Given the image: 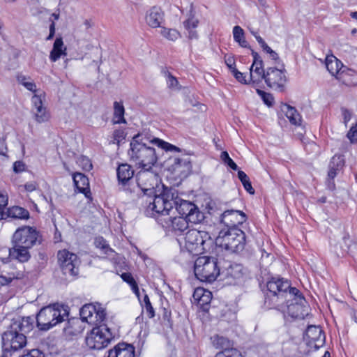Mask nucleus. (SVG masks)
Wrapping results in <instances>:
<instances>
[{
	"label": "nucleus",
	"instance_id": "obj_1",
	"mask_svg": "<svg viewBox=\"0 0 357 357\" xmlns=\"http://www.w3.org/2000/svg\"><path fill=\"white\" fill-rule=\"evenodd\" d=\"M140 135H135L130 142L129 155L131 160L142 169H151L158 157L155 149L141 142Z\"/></svg>",
	"mask_w": 357,
	"mask_h": 357
},
{
	"label": "nucleus",
	"instance_id": "obj_2",
	"mask_svg": "<svg viewBox=\"0 0 357 357\" xmlns=\"http://www.w3.org/2000/svg\"><path fill=\"white\" fill-rule=\"evenodd\" d=\"M176 199V191L172 189H164L162 193L144 198L147 204L146 213L147 215H167L174 208V202Z\"/></svg>",
	"mask_w": 357,
	"mask_h": 357
},
{
	"label": "nucleus",
	"instance_id": "obj_3",
	"mask_svg": "<svg viewBox=\"0 0 357 357\" xmlns=\"http://www.w3.org/2000/svg\"><path fill=\"white\" fill-rule=\"evenodd\" d=\"M245 243V234L238 227L221 230L215 239L217 246L234 253L242 252Z\"/></svg>",
	"mask_w": 357,
	"mask_h": 357
},
{
	"label": "nucleus",
	"instance_id": "obj_4",
	"mask_svg": "<svg viewBox=\"0 0 357 357\" xmlns=\"http://www.w3.org/2000/svg\"><path fill=\"white\" fill-rule=\"evenodd\" d=\"M24 87L31 92V111L35 121L39 123L48 121L50 119V113L44 105L45 91L38 88L33 82L24 81Z\"/></svg>",
	"mask_w": 357,
	"mask_h": 357
},
{
	"label": "nucleus",
	"instance_id": "obj_5",
	"mask_svg": "<svg viewBox=\"0 0 357 357\" xmlns=\"http://www.w3.org/2000/svg\"><path fill=\"white\" fill-rule=\"evenodd\" d=\"M68 314L67 311L59 305L44 307L36 317L37 326L41 331H48L63 322Z\"/></svg>",
	"mask_w": 357,
	"mask_h": 357
},
{
	"label": "nucleus",
	"instance_id": "obj_6",
	"mask_svg": "<svg viewBox=\"0 0 357 357\" xmlns=\"http://www.w3.org/2000/svg\"><path fill=\"white\" fill-rule=\"evenodd\" d=\"M195 275L202 282H214L220 275L218 259L214 257L202 256L198 257L194 265Z\"/></svg>",
	"mask_w": 357,
	"mask_h": 357
},
{
	"label": "nucleus",
	"instance_id": "obj_7",
	"mask_svg": "<svg viewBox=\"0 0 357 357\" xmlns=\"http://www.w3.org/2000/svg\"><path fill=\"white\" fill-rule=\"evenodd\" d=\"M184 247L191 253L198 255L207 250L212 241L209 234L199 229L188 230L184 237Z\"/></svg>",
	"mask_w": 357,
	"mask_h": 357
},
{
	"label": "nucleus",
	"instance_id": "obj_8",
	"mask_svg": "<svg viewBox=\"0 0 357 357\" xmlns=\"http://www.w3.org/2000/svg\"><path fill=\"white\" fill-rule=\"evenodd\" d=\"M114 335L106 324L94 327L86 337V344L91 349L100 350L106 347Z\"/></svg>",
	"mask_w": 357,
	"mask_h": 357
},
{
	"label": "nucleus",
	"instance_id": "obj_9",
	"mask_svg": "<svg viewBox=\"0 0 357 357\" xmlns=\"http://www.w3.org/2000/svg\"><path fill=\"white\" fill-rule=\"evenodd\" d=\"M287 307L288 314L296 319H304L308 314L307 301L296 288L290 289Z\"/></svg>",
	"mask_w": 357,
	"mask_h": 357
},
{
	"label": "nucleus",
	"instance_id": "obj_10",
	"mask_svg": "<svg viewBox=\"0 0 357 357\" xmlns=\"http://www.w3.org/2000/svg\"><path fill=\"white\" fill-rule=\"evenodd\" d=\"M174 202L178 213L187 218L191 223L197 224L204 220V215L199 208L192 202L180 198L176 192V199Z\"/></svg>",
	"mask_w": 357,
	"mask_h": 357
},
{
	"label": "nucleus",
	"instance_id": "obj_11",
	"mask_svg": "<svg viewBox=\"0 0 357 357\" xmlns=\"http://www.w3.org/2000/svg\"><path fill=\"white\" fill-rule=\"evenodd\" d=\"M59 266L62 273L68 276H76L79 273L80 261L77 255L64 249L57 253Z\"/></svg>",
	"mask_w": 357,
	"mask_h": 357
},
{
	"label": "nucleus",
	"instance_id": "obj_12",
	"mask_svg": "<svg viewBox=\"0 0 357 357\" xmlns=\"http://www.w3.org/2000/svg\"><path fill=\"white\" fill-rule=\"evenodd\" d=\"M159 176L151 169H142L137 175L136 188L144 192V198L152 195L155 192V187L158 185Z\"/></svg>",
	"mask_w": 357,
	"mask_h": 357
},
{
	"label": "nucleus",
	"instance_id": "obj_13",
	"mask_svg": "<svg viewBox=\"0 0 357 357\" xmlns=\"http://www.w3.org/2000/svg\"><path fill=\"white\" fill-rule=\"evenodd\" d=\"M3 354L1 357H11L22 348V334L17 331H6L2 335Z\"/></svg>",
	"mask_w": 357,
	"mask_h": 357
},
{
	"label": "nucleus",
	"instance_id": "obj_14",
	"mask_svg": "<svg viewBox=\"0 0 357 357\" xmlns=\"http://www.w3.org/2000/svg\"><path fill=\"white\" fill-rule=\"evenodd\" d=\"M24 262L27 261L31 255L27 251L34 246L42 243L43 235L36 227L24 226Z\"/></svg>",
	"mask_w": 357,
	"mask_h": 357
},
{
	"label": "nucleus",
	"instance_id": "obj_15",
	"mask_svg": "<svg viewBox=\"0 0 357 357\" xmlns=\"http://www.w3.org/2000/svg\"><path fill=\"white\" fill-rule=\"evenodd\" d=\"M116 174L121 190L130 193L135 192V185H131L134 176L132 167L127 163L121 164L118 167Z\"/></svg>",
	"mask_w": 357,
	"mask_h": 357
},
{
	"label": "nucleus",
	"instance_id": "obj_16",
	"mask_svg": "<svg viewBox=\"0 0 357 357\" xmlns=\"http://www.w3.org/2000/svg\"><path fill=\"white\" fill-rule=\"evenodd\" d=\"M265 82L273 89H282L287 81L284 69L268 68L266 70Z\"/></svg>",
	"mask_w": 357,
	"mask_h": 357
},
{
	"label": "nucleus",
	"instance_id": "obj_17",
	"mask_svg": "<svg viewBox=\"0 0 357 357\" xmlns=\"http://www.w3.org/2000/svg\"><path fill=\"white\" fill-rule=\"evenodd\" d=\"M305 339L307 344L315 350L323 347L325 344V334L321 327L317 326H310L307 327L305 334Z\"/></svg>",
	"mask_w": 357,
	"mask_h": 357
},
{
	"label": "nucleus",
	"instance_id": "obj_18",
	"mask_svg": "<svg viewBox=\"0 0 357 357\" xmlns=\"http://www.w3.org/2000/svg\"><path fill=\"white\" fill-rule=\"evenodd\" d=\"M266 286L269 293L273 296H284L285 298H289V292L292 288L287 280L277 278H272L268 281Z\"/></svg>",
	"mask_w": 357,
	"mask_h": 357
},
{
	"label": "nucleus",
	"instance_id": "obj_19",
	"mask_svg": "<svg viewBox=\"0 0 357 357\" xmlns=\"http://www.w3.org/2000/svg\"><path fill=\"white\" fill-rule=\"evenodd\" d=\"M245 220V214L238 210H227L221 215V222L225 225L228 229L237 227V225H242Z\"/></svg>",
	"mask_w": 357,
	"mask_h": 357
},
{
	"label": "nucleus",
	"instance_id": "obj_20",
	"mask_svg": "<svg viewBox=\"0 0 357 357\" xmlns=\"http://www.w3.org/2000/svg\"><path fill=\"white\" fill-rule=\"evenodd\" d=\"M12 246L9 248V258L22 261V228H18L12 238Z\"/></svg>",
	"mask_w": 357,
	"mask_h": 357
},
{
	"label": "nucleus",
	"instance_id": "obj_21",
	"mask_svg": "<svg viewBox=\"0 0 357 357\" xmlns=\"http://www.w3.org/2000/svg\"><path fill=\"white\" fill-rule=\"evenodd\" d=\"M344 165V161L342 155H335L331 160L328 166V186L331 190L335 188V183L333 181L334 178L337 174L342 169Z\"/></svg>",
	"mask_w": 357,
	"mask_h": 357
},
{
	"label": "nucleus",
	"instance_id": "obj_22",
	"mask_svg": "<svg viewBox=\"0 0 357 357\" xmlns=\"http://www.w3.org/2000/svg\"><path fill=\"white\" fill-rule=\"evenodd\" d=\"M145 21L151 28L161 27L165 21V14L162 9L157 6H153L146 13Z\"/></svg>",
	"mask_w": 357,
	"mask_h": 357
},
{
	"label": "nucleus",
	"instance_id": "obj_23",
	"mask_svg": "<svg viewBox=\"0 0 357 357\" xmlns=\"http://www.w3.org/2000/svg\"><path fill=\"white\" fill-rule=\"evenodd\" d=\"M108 357H135V347L130 344L119 343L109 350Z\"/></svg>",
	"mask_w": 357,
	"mask_h": 357
},
{
	"label": "nucleus",
	"instance_id": "obj_24",
	"mask_svg": "<svg viewBox=\"0 0 357 357\" xmlns=\"http://www.w3.org/2000/svg\"><path fill=\"white\" fill-rule=\"evenodd\" d=\"M172 167L175 174L181 177L187 176L191 172L192 167L188 157L175 158Z\"/></svg>",
	"mask_w": 357,
	"mask_h": 357
},
{
	"label": "nucleus",
	"instance_id": "obj_25",
	"mask_svg": "<svg viewBox=\"0 0 357 357\" xmlns=\"http://www.w3.org/2000/svg\"><path fill=\"white\" fill-rule=\"evenodd\" d=\"M84 324L82 320L78 318H72L63 328L65 335L68 337L77 336L81 334L84 330Z\"/></svg>",
	"mask_w": 357,
	"mask_h": 357
},
{
	"label": "nucleus",
	"instance_id": "obj_26",
	"mask_svg": "<svg viewBox=\"0 0 357 357\" xmlns=\"http://www.w3.org/2000/svg\"><path fill=\"white\" fill-rule=\"evenodd\" d=\"M193 298L203 310H206L211 301V292L203 288H197L193 293Z\"/></svg>",
	"mask_w": 357,
	"mask_h": 357
},
{
	"label": "nucleus",
	"instance_id": "obj_27",
	"mask_svg": "<svg viewBox=\"0 0 357 357\" xmlns=\"http://www.w3.org/2000/svg\"><path fill=\"white\" fill-rule=\"evenodd\" d=\"M73 181L75 185L79 192L84 194L86 197H89L91 195V192L89 190V182L87 176L82 173H75L73 175Z\"/></svg>",
	"mask_w": 357,
	"mask_h": 357
},
{
	"label": "nucleus",
	"instance_id": "obj_28",
	"mask_svg": "<svg viewBox=\"0 0 357 357\" xmlns=\"http://www.w3.org/2000/svg\"><path fill=\"white\" fill-rule=\"evenodd\" d=\"M266 72L264 70L263 66H251L250 73V81L253 87L257 88L259 86V84L262 80H265Z\"/></svg>",
	"mask_w": 357,
	"mask_h": 357
},
{
	"label": "nucleus",
	"instance_id": "obj_29",
	"mask_svg": "<svg viewBox=\"0 0 357 357\" xmlns=\"http://www.w3.org/2000/svg\"><path fill=\"white\" fill-rule=\"evenodd\" d=\"M66 47L64 46L62 38H56L52 51L50 52V59L52 61H56L61 55H66Z\"/></svg>",
	"mask_w": 357,
	"mask_h": 357
},
{
	"label": "nucleus",
	"instance_id": "obj_30",
	"mask_svg": "<svg viewBox=\"0 0 357 357\" xmlns=\"http://www.w3.org/2000/svg\"><path fill=\"white\" fill-rule=\"evenodd\" d=\"M96 312V306L92 304L84 305L80 309L81 320L90 324L97 323V320L94 319V313Z\"/></svg>",
	"mask_w": 357,
	"mask_h": 357
},
{
	"label": "nucleus",
	"instance_id": "obj_31",
	"mask_svg": "<svg viewBox=\"0 0 357 357\" xmlns=\"http://www.w3.org/2000/svg\"><path fill=\"white\" fill-rule=\"evenodd\" d=\"M114 113L112 123L114 124L126 123L127 121L124 117L125 108L122 102L115 101L113 104Z\"/></svg>",
	"mask_w": 357,
	"mask_h": 357
},
{
	"label": "nucleus",
	"instance_id": "obj_32",
	"mask_svg": "<svg viewBox=\"0 0 357 357\" xmlns=\"http://www.w3.org/2000/svg\"><path fill=\"white\" fill-rule=\"evenodd\" d=\"M171 227L176 234L179 235L188 228L190 221L184 217H175L170 219Z\"/></svg>",
	"mask_w": 357,
	"mask_h": 357
},
{
	"label": "nucleus",
	"instance_id": "obj_33",
	"mask_svg": "<svg viewBox=\"0 0 357 357\" xmlns=\"http://www.w3.org/2000/svg\"><path fill=\"white\" fill-rule=\"evenodd\" d=\"M199 24V20L194 17L192 15L183 22L184 28L188 32V38L190 40L197 39L198 33L195 29L197 27Z\"/></svg>",
	"mask_w": 357,
	"mask_h": 357
},
{
	"label": "nucleus",
	"instance_id": "obj_34",
	"mask_svg": "<svg viewBox=\"0 0 357 357\" xmlns=\"http://www.w3.org/2000/svg\"><path fill=\"white\" fill-rule=\"evenodd\" d=\"M284 112H285L287 118L292 125L301 126L302 117L295 107L285 105L284 106Z\"/></svg>",
	"mask_w": 357,
	"mask_h": 357
},
{
	"label": "nucleus",
	"instance_id": "obj_35",
	"mask_svg": "<svg viewBox=\"0 0 357 357\" xmlns=\"http://www.w3.org/2000/svg\"><path fill=\"white\" fill-rule=\"evenodd\" d=\"M326 67L332 75H335L340 71L342 63L333 55L327 56L326 58Z\"/></svg>",
	"mask_w": 357,
	"mask_h": 357
},
{
	"label": "nucleus",
	"instance_id": "obj_36",
	"mask_svg": "<svg viewBox=\"0 0 357 357\" xmlns=\"http://www.w3.org/2000/svg\"><path fill=\"white\" fill-rule=\"evenodd\" d=\"M213 345L216 349H222V351L233 348V344L228 338L218 335L213 337Z\"/></svg>",
	"mask_w": 357,
	"mask_h": 357
},
{
	"label": "nucleus",
	"instance_id": "obj_37",
	"mask_svg": "<svg viewBox=\"0 0 357 357\" xmlns=\"http://www.w3.org/2000/svg\"><path fill=\"white\" fill-rule=\"evenodd\" d=\"M234 40L239 44V45L244 48H250L248 43L245 38L244 31L239 26H235L233 28Z\"/></svg>",
	"mask_w": 357,
	"mask_h": 357
},
{
	"label": "nucleus",
	"instance_id": "obj_38",
	"mask_svg": "<svg viewBox=\"0 0 357 357\" xmlns=\"http://www.w3.org/2000/svg\"><path fill=\"white\" fill-rule=\"evenodd\" d=\"M94 244L96 248L100 249L104 254L109 257H113V255L115 254V252L111 248H109V245L107 243V241L101 236L96 238Z\"/></svg>",
	"mask_w": 357,
	"mask_h": 357
},
{
	"label": "nucleus",
	"instance_id": "obj_39",
	"mask_svg": "<svg viewBox=\"0 0 357 357\" xmlns=\"http://www.w3.org/2000/svg\"><path fill=\"white\" fill-rule=\"evenodd\" d=\"M160 34L166 39L175 41L181 37L180 32L175 29L161 26Z\"/></svg>",
	"mask_w": 357,
	"mask_h": 357
},
{
	"label": "nucleus",
	"instance_id": "obj_40",
	"mask_svg": "<svg viewBox=\"0 0 357 357\" xmlns=\"http://www.w3.org/2000/svg\"><path fill=\"white\" fill-rule=\"evenodd\" d=\"M151 142L154 143L156 144L159 148H161L162 149L169 151V152H181V150L180 148L169 144L167 142H165L160 139H154Z\"/></svg>",
	"mask_w": 357,
	"mask_h": 357
},
{
	"label": "nucleus",
	"instance_id": "obj_41",
	"mask_svg": "<svg viewBox=\"0 0 357 357\" xmlns=\"http://www.w3.org/2000/svg\"><path fill=\"white\" fill-rule=\"evenodd\" d=\"M238 178L242 183L245 190L250 194L253 195L255 193V190L252 186L251 182L248 175L243 171L239 170L238 172Z\"/></svg>",
	"mask_w": 357,
	"mask_h": 357
},
{
	"label": "nucleus",
	"instance_id": "obj_42",
	"mask_svg": "<svg viewBox=\"0 0 357 357\" xmlns=\"http://www.w3.org/2000/svg\"><path fill=\"white\" fill-rule=\"evenodd\" d=\"M121 278L130 286L132 291L138 296L139 294V287L132 274L130 273H123L121 275Z\"/></svg>",
	"mask_w": 357,
	"mask_h": 357
},
{
	"label": "nucleus",
	"instance_id": "obj_43",
	"mask_svg": "<svg viewBox=\"0 0 357 357\" xmlns=\"http://www.w3.org/2000/svg\"><path fill=\"white\" fill-rule=\"evenodd\" d=\"M106 311L104 308H102L100 305H98V307L96 306L94 319L97 320V323H94L93 325L98 326L99 325L105 324L103 321L106 319Z\"/></svg>",
	"mask_w": 357,
	"mask_h": 357
},
{
	"label": "nucleus",
	"instance_id": "obj_44",
	"mask_svg": "<svg viewBox=\"0 0 357 357\" xmlns=\"http://www.w3.org/2000/svg\"><path fill=\"white\" fill-rule=\"evenodd\" d=\"M167 84L169 89L174 91H179L181 89V86L179 84L177 79L173 76L170 73H166Z\"/></svg>",
	"mask_w": 357,
	"mask_h": 357
},
{
	"label": "nucleus",
	"instance_id": "obj_45",
	"mask_svg": "<svg viewBox=\"0 0 357 357\" xmlns=\"http://www.w3.org/2000/svg\"><path fill=\"white\" fill-rule=\"evenodd\" d=\"M215 357H243L241 353L235 348L225 349L218 352Z\"/></svg>",
	"mask_w": 357,
	"mask_h": 357
},
{
	"label": "nucleus",
	"instance_id": "obj_46",
	"mask_svg": "<svg viewBox=\"0 0 357 357\" xmlns=\"http://www.w3.org/2000/svg\"><path fill=\"white\" fill-rule=\"evenodd\" d=\"M77 163L79 167L82 168L84 171H90L92 169L93 165L91 160L84 155L79 156L77 160Z\"/></svg>",
	"mask_w": 357,
	"mask_h": 357
},
{
	"label": "nucleus",
	"instance_id": "obj_47",
	"mask_svg": "<svg viewBox=\"0 0 357 357\" xmlns=\"http://www.w3.org/2000/svg\"><path fill=\"white\" fill-rule=\"evenodd\" d=\"M227 274L233 278H238L242 275V267L238 264H231L227 268Z\"/></svg>",
	"mask_w": 357,
	"mask_h": 357
},
{
	"label": "nucleus",
	"instance_id": "obj_48",
	"mask_svg": "<svg viewBox=\"0 0 357 357\" xmlns=\"http://www.w3.org/2000/svg\"><path fill=\"white\" fill-rule=\"evenodd\" d=\"M220 159L225 165L229 166L233 170H237L238 166L234 160L229 157L227 151H222L220 154Z\"/></svg>",
	"mask_w": 357,
	"mask_h": 357
},
{
	"label": "nucleus",
	"instance_id": "obj_49",
	"mask_svg": "<svg viewBox=\"0 0 357 357\" xmlns=\"http://www.w3.org/2000/svg\"><path fill=\"white\" fill-rule=\"evenodd\" d=\"M257 94L261 98L264 102L268 107L272 106L273 104L274 98L272 94L266 93L261 89H256Z\"/></svg>",
	"mask_w": 357,
	"mask_h": 357
},
{
	"label": "nucleus",
	"instance_id": "obj_50",
	"mask_svg": "<svg viewBox=\"0 0 357 357\" xmlns=\"http://www.w3.org/2000/svg\"><path fill=\"white\" fill-rule=\"evenodd\" d=\"M144 307L147 314V316L149 318H153L155 316V311L153 310V307L150 302L149 298L148 295H145L144 296Z\"/></svg>",
	"mask_w": 357,
	"mask_h": 357
},
{
	"label": "nucleus",
	"instance_id": "obj_51",
	"mask_svg": "<svg viewBox=\"0 0 357 357\" xmlns=\"http://www.w3.org/2000/svg\"><path fill=\"white\" fill-rule=\"evenodd\" d=\"M8 215L15 218H22V208L19 206H13L8 208Z\"/></svg>",
	"mask_w": 357,
	"mask_h": 357
},
{
	"label": "nucleus",
	"instance_id": "obj_52",
	"mask_svg": "<svg viewBox=\"0 0 357 357\" xmlns=\"http://www.w3.org/2000/svg\"><path fill=\"white\" fill-rule=\"evenodd\" d=\"M126 137V132L123 129L119 128L114 131L113 139L118 144L123 142Z\"/></svg>",
	"mask_w": 357,
	"mask_h": 357
},
{
	"label": "nucleus",
	"instance_id": "obj_53",
	"mask_svg": "<svg viewBox=\"0 0 357 357\" xmlns=\"http://www.w3.org/2000/svg\"><path fill=\"white\" fill-rule=\"evenodd\" d=\"M347 137L351 143L357 142V123L350 128Z\"/></svg>",
	"mask_w": 357,
	"mask_h": 357
},
{
	"label": "nucleus",
	"instance_id": "obj_54",
	"mask_svg": "<svg viewBox=\"0 0 357 357\" xmlns=\"http://www.w3.org/2000/svg\"><path fill=\"white\" fill-rule=\"evenodd\" d=\"M250 50L252 52V56H253V62L252 66H263V61L256 52H255L253 50L250 48Z\"/></svg>",
	"mask_w": 357,
	"mask_h": 357
},
{
	"label": "nucleus",
	"instance_id": "obj_55",
	"mask_svg": "<svg viewBox=\"0 0 357 357\" xmlns=\"http://www.w3.org/2000/svg\"><path fill=\"white\" fill-rule=\"evenodd\" d=\"M232 74L239 82L243 84H250L249 82H247L245 77L243 75V74L239 72L237 69L234 70Z\"/></svg>",
	"mask_w": 357,
	"mask_h": 357
},
{
	"label": "nucleus",
	"instance_id": "obj_56",
	"mask_svg": "<svg viewBox=\"0 0 357 357\" xmlns=\"http://www.w3.org/2000/svg\"><path fill=\"white\" fill-rule=\"evenodd\" d=\"M341 112L343 116L344 123L347 126L348 122L351 119V112L349 109L344 107L341 109Z\"/></svg>",
	"mask_w": 357,
	"mask_h": 357
},
{
	"label": "nucleus",
	"instance_id": "obj_57",
	"mask_svg": "<svg viewBox=\"0 0 357 357\" xmlns=\"http://www.w3.org/2000/svg\"><path fill=\"white\" fill-rule=\"evenodd\" d=\"M24 357H45V355L38 349H32L27 354H24Z\"/></svg>",
	"mask_w": 357,
	"mask_h": 357
},
{
	"label": "nucleus",
	"instance_id": "obj_58",
	"mask_svg": "<svg viewBox=\"0 0 357 357\" xmlns=\"http://www.w3.org/2000/svg\"><path fill=\"white\" fill-rule=\"evenodd\" d=\"M20 66L19 62L16 57H13L10 59L9 63L8 64V69L10 70H15L17 68H18Z\"/></svg>",
	"mask_w": 357,
	"mask_h": 357
},
{
	"label": "nucleus",
	"instance_id": "obj_59",
	"mask_svg": "<svg viewBox=\"0 0 357 357\" xmlns=\"http://www.w3.org/2000/svg\"><path fill=\"white\" fill-rule=\"evenodd\" d=\"M225 63L231 73L233 72L234 70L236 69L234 59L232 57H228L227 59H226Z\"/></svg>",
	"mask_w": 357,
	"mask_h": 357
},
{
	"label": "nucleus",
	"instance_id": "obj_60",
	"mask_svg": "<svg viewBox=\"0 0 357 357\" xmlns=\"http://www.w3.org/2000/svg\"><path fill=\"white\" fill-rule=\"evenodd\" d=\"M8 151L5 139H0V155L6 156Z\"/></svg>",
	"mask_w": 357,
	"mask_h": 357
},
{
	"label": "nucleus",
	"instance_id": "obj_61",
	"mask_svg": "<svg viewBox=\"0 0 357 357\" xmlns=\"http://www.w3.org/2000/svg\"><path fill=\"white\" fill-rule=\"evenodd\" d=\"M8 204V196L0 193V209H3Z\"/></svg>",
	"mask_w": 357,
	"mask_h": 357
},
{
	"label": "nucleus",
	"instance_id": "obj_62",
	"mask_svg": "<svg viewBox=\"0 0 357 357\" xmlns=\"http://www.w3.org/2000/svg\"><path fill=\"white\" fill-rule=\"evenodd\" d=\"M13 279L11 278H7L3 275H0V288L3 286L8 285L12 282Z\"/></svg>",
	"mask_w": 357,
	"mask_h": 357
},
{
	"label": "nucleus",
	"instance_id": "obj_63",
	"mask_svg": "<svg viewBox=\"0 0 357 357\" xmlns=\"http://www.w3.org/2000/svg\"><path fill=\"white\" fill-rule=\"evenodd\" d=\"M36 183L35 182L27 183L24 185V189L28 192H32L36 189Z\"/></svg>",
	"mask_w": 357,
	"mask_h": 357
},
{
	"label": "nucleus",
	"instance_id": "obj_64",
	"mask_svg": "<svg viewBox=\"0 0 357 357\" xmlns=\"http://www.w3.org/2000/svg\"><path fill=\"white\" fill-rule=\"evenodd\" d=\"M13 170L15 173H19L22 171V162L20 160L16 161L13 165Z\"/></svg>",
	"mask_w": 357,
	"mask_h": 357
}]
</instances>
